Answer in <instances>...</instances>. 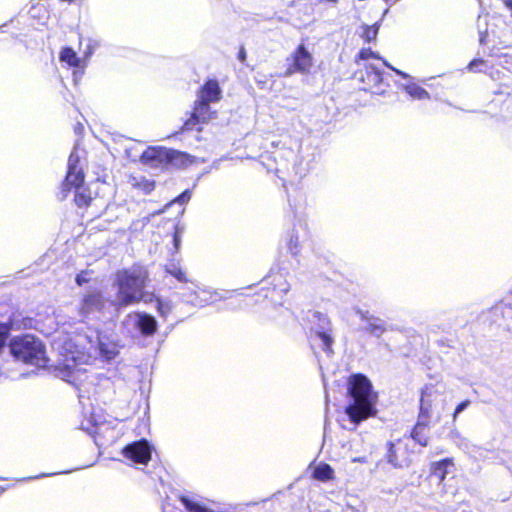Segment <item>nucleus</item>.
I'll list each match as a JSON object with an SVG mask.
<instances>
[{"instance_id": "24", "label": "nucleus", "mask_w": 512, "mask_h": 512, "mask_svg": "<svg viewBox=\"0 0 512 512\" xmlns=\"http://www.w3.org/2000/svg\"><path fill=\"white\" fill-rule=\"evenodd\" d=\"M156 309L161 317L166 318L173 310V303L168 299L156 298Z\"/></svg>"}, {"instance_id": "39", "label": "nucleus", "mask_w": 512, "mask_h": 512, "mask_svg": "<svg viewBox=\"0 0 512 512\" xmlns=\"http://www.w3.org/2000/svg\"><path fill=\"white\" fill-rule=\"evenodd\" d=\"M152 189H153V184H151V183H149V182H147V181H146V182L144 183V190H145L146 192H150Z\"/></svg>"}, {"instance_id": "30", "label": "nucleus", "mask_w": 512, "mask_h": 512, "mask_svg": "<svg viewBox=\"0 0 512 512\" xmlns=\"http://www.w3.org/2000/svg\"><path fill=\"white\" fill-rule=\"evenodd\" d=\"M359 58L364 61H369L370 59H379L378 55L371 49H362L359 52Z\"/></svg>"}, {"instance_id": "27", "label": "nucleus", "mask_w": 512, "mask_h": 512, "mask_svg": "<svg viewBox=\"0 0 512 512\" xmlns=\"http://www.w3.org/2000/svg\"><path fill=\"white\" fill-rule=\"evenodd\" d=\"M485 66V61L483 59H474L468 65V70L471 72H483L482 69Z\"/></svg>"}, {"instance_id": "10", "label": "nucleus", "mask_w": 512, "mask_h": 512, "mask_svg": "<svg viewBox=\"0 0 512 512\" xmlns=\"http://www.w3.org/2000/svg\"><path fill=\"white\" fill-rule=\"evenodd\" d=\"M152 447L146 440L128 444L122 450L124 458L134 464L146 465L151 460Z\"/></svg>"}, {"instance_id": "43", "label": "nucleus", "mask_w": 512, "mask_h": 512, "mask_svg": "<svg viewBox=\"0 0 512 512\" xmlns=\"http://www.w3.org/2000/svg\"><path fill=\"white\" fill-rule=\"evenodd\" d=\"M508 5L512 7V0L508 3Z\"/></svg>"}, {"instance_id": "23", "label": "nucleus", "mask_w": 512, "mask_h": 512, "mask_svg": "<svg viewBox=\"0 0 512 512\" xmlns=\"http://www.w3.org/2000/svg\"><path fill=\"white\" fill-rule=\"evenodd\" d=\"M404 89L413 99L422 100L429 98V93L415 83L405 85Z\"/></svg>"}, {"instance_id": "11", "label": "nucleus", "mask_w": 512, "mask_h": 512, "mask_svg": "<svg viewBox=\"0 0 512 512\" xmlns=\"http://www.w3.org/2000/svg\"><path fill=\"white\" fill-rule=\"evenodd\" d=\"M292 65L287 69L286 74L308 73L314 64L313 55L308 51L304 44L298 45L296 50L291 54Z\"/></svg>"}, {"instance_id": "8", "label": "nucleus", "mask_w": 512, "mask_h": 512, "mask_svg": "<svg viewBox=\"0 0 512 512\" xmlns=\"http://www.w3.org/2000/svg\"><path fill=\"white\" fill-rule=\"evenodd\" d=\"M124 325L128 329L138 330L144 336H152L157 330L156 319L144 312H133L126 316Z\"/></svg>"}, {"instance_id": "9", "label": "nucleus", "mask_w": 512, "mask_h": 512, "mask_svg": "<svg viewBox=\"0 0 512 512\" xmlns=\"http://www.w3.org/2000/svg\"><path fill=\"white\" fill-rule=\"evenodd\" d=\"M357 79L364 84L363 89L376 94L382 93L383 77L381 71L372 63H366L364 69L356 73Z\"/></svg>"}, {"instance_id": "32", "label": "nucleus", "mask_w": 512, "mask_h": 512, "mask_svg": "<svg viewBox=\"0 0 512 512\" xmlns=\"http://www.w3.org/2000/svg\"><path fill=\"white\" fill-rule=\"evenodd\" d=\"M182 233H183V229L179 226H176L175 234H174V246L176 249H179Z\"/></svg>"}, {"instance_id": "5", "label": "nucleus", "mask_w": 512, "mask_h": 512, "mask_svg": "<svg viewBox=\"0 0 512 512\" xmlns=\"http://www.w3.org/2000/svg\"><path fill=\"white\" fill-rule=\"evenodd\" d=\"M138 146V143H133L130 147L126 148L127 156L134 161L139 158L145 164L156 165L157 162H161L164 158L169 157L171 160L181 164H189L193 162V157L186 153L173 151L170 154L164 149L156 147H150L143 152L138 153L136 151Z\"/></svg>"}, {"instance_id": "42", "label": "nucleus", "mask_w": 512, "mask_h": 512, "mask_svg": "<svg viewBox=\"0 0 512 512\" xmlns=\"http://www.w3.org/2000/svg\"><path fill=\"white\" fill-rule=\"evenodd\" d=\"M290 250H291V252H292L293 254H296V253H297V251H296V250H294L292 246H290Z\"/></svg>"}, {"instance_id": "17", "label": "nucleus", "mask_w": 512, "mask_h": 512, "mask_svg": "<svg viewBox=\"0 0 512 512\" xmlns=\"http://www.w3.org/2000/svg\"><path fill=\"white\" fill-rule=\"evenodd\" d=\"M432 474L439 479V483H442L445 478L453 474L455 466L451 458H447L438 462H434L431 466Z\"/></svg>"}, {"instance_id": "18", "label": "nucleus", "mask_w": 512, "mask_h": 512, "mask_svg": "<svg viewBox=\"0 0 512 512\" xmlns=\"http://www.w3.org/2000/svg\"><path fill=\"white\" fill-rule=\"evenodd\" d=\"M310 468L312 471V477L315 480L321 481V482H328L335 479V473L333 468L324 462H320L314 465H310Z\"/></svg>"}, {"instance_id": "38", "label": "nucleus", "mask_w": 512, "mask_h": 512, "mask_svg": "<svg viewBox=\"0 0 512 512\" xmlns=\"http://www.w3.org/2000/svg\"><path fill=\"white\" fill-rule=\"evenodd\" d=\"M6 341V334L2 331H0V348L4 345Z\"/></svg>"}, {"instance_id": "1", "label": "nucleus", "mask_w": 512, "mask_h": 512, "mask_svg": "<svg viewBox=\"0 0 512 512\" xmlns=\"http://www.w3.org/2000/svg\"><path fill=\"white\" fill-rule=\"evenodd\" d=\"M64 323L60 329H47L48 335L55 334L53 348L59 354L57 370L58 376L64 381L78 385L85 376L83 365L88 364L97 355L106 360L114 359L119 353V347L112 338V334L99 333L96 341L86 334H73L64 336Z\"/></svg>"}, {"instance_id": "29", "label": "nucleus", "mask_w": 512, "mask_h": 512, "mask_svg": "<svg viewBox=\"0 0 512 512\" xmlns=\"http://www.w3.org/2000/svg\"><path fill=\"white\" fill-rule=\"evenodd\" d=\"M99 46L98 41L89 39L88 43L86 45V49L84 51L85 54V61L90 58V56L93 54L94 50Z\"/></svg>"}, {"instance_id": "4", "label": "nucleus", "mask_w": 512, "mask_h": 512, "mask_svg": "<svg viewBox=\"0 0 512 512\" xmlns=\"http://www.w3.org/2000/svg\"><path fill=\"white\" fill-rule=\"evenodd\" d=\"M10 349L11 353L24 363L39 368H44L49 363L45 345L30 334L13 339Z\"/></svg>"}, {"instance_id": "36", "label": "nucleus", "mask_w": 512, "mask_h": 512, "mask_svg": "<svg viewBox=\"0 0 512 512\" xmlns=\"http://www.w3.org/2000/svg\"><path fill=\"white\" fill-rule=\"evenodd\" d=\"M384 65L388 68H390L391 70H393L396 74L400 75L401 77H403L404 79H409L410 76L408 74H406L405 72L403 71H400L394 67H392L389 63H387L386 61H383Z\"/></svg>"}, {"instance_id": "25", "label": "nucleus", "mask_w": 512, "mask_h": 512, "mask_svg": "<svg viewBox=\"0 0 512 512\" xmlns=\"http://www.w3.org/2000/svg\"><path fill=\"white\" fill-rule=\"evenodd\" d=\"M362 37L366 42H371L376 39L378 30H379V24L375 23L374 25L367 26L364 25L362 27Z\"/></svg>"}, {"instance_id": "26", "label": "nucleus", "mask_w": 512, "mask_h": 512, "mask_svg": "<svg viewBox=\"0 0 512 512\" xmlns=\"http://www.w3.org/2000/svg\"><path fill=\"white\" fill-rule=\"evenodd\" d=\"M450 438L461 449H467L469 446V440L464 437L458 430H452L450 432Z\"/></svg>"}, {"instance_id": "37", "label": "nucleus", "mask_w": 512, "mask_h": 512, "mask_svg": "<svg viewBox=\"0 0 512 512\" xmlns=\"http://www.w3.org/2000/svg\"><path fill=\"white\" fill-rule=\"evenodd\" d=\"M343 512H364L362 509L354 507L352 505H346Z\"/></svg>"}, {"instance_id": "16", "label": "nucleus", "mask_w": 512, "mask_h": 512, "mask_svg": "<svg viewBox=\"0 0 512 512\" xmlns=\"http://www.w3.org/2000/svg\"><path fill=\"white\" fill-rule=\"evenodd\" d=\"M221 98V89L215 80H209L198 94V100L204 102H217Z\"/></svg>"}, {"instance_id": "3", "label": "nucleus", "mask_w": 512, "mask_h": 512, "mask_svg": "<svg viewBox=\"0 0 512 512\" xmlns=\"http://www.w3.org/2000/svg\"><path fill=\"white\" fill-rule=\"evenodd\" d=\"M147 278V272L142 268L117 272L114 285L118 292L113 305L124 307L138 303L139 293L145 288Z\"/></svg>"}, {"instance_id": "15", "label": "nucleus", "mask_w": 512, "mask_h": 512, "mask_svg": "<svg viewBox=\"0 0 512 512\" xmlns=\"http://www.w3.org/2000/svg\"><path fill=\"white\" fill-rule=\"evenodd\" d=\"M357 314L361 320L366 322L365 330L370 334L380 337L386 331L385 323L381 319L360 310L357 311Z\"/></svg>"}, {"instance_id": "19", "label": "nucleus", "mask_w": 512, "mask_h": 512, "mask_svg": "<svg viewBox=\"0 0 512 512\" xmlns=\"http://www.w3.org/2000/svg\"><path fill=\"white\" fill-rule=\"evenodd\" d=\"M430 421L418 418V421L412 431V438L421 446H427L429 442L428 430Z\"/></svg>"}, {"instance_id": "35", "label": "nucleus", "mask_w": 512, "mask_h": 512, "mask_svg": "<svg viewBox=\"0 0 512 512\" xmlns=\"http://www.w3.org/2000/svg\"><path fill=\"white\" fill-rule=\"evenodd\" d=\"M190 197H191L190 191L186 190L175 201H177L179 203H186L189 201Z\"/></svg>"}, {"instance_id": "13", "label": "nucleus", "mask_w": 512, "mask_h": 512, "mask_svg": "<svg viewBox=\"0 0 512 512\" xmlns=\"http://www.w3.org/2000/svg\"><path fill=\"white\" fill-rule=\"evenodd\" d=\"M105 299L98 291L88 292L82 299L79 306V316L81 319L88 317L94 312L100 311L105 306Z\"/></svg>"}, {"instance_id": "21", "label": "nucleus", "mask_w": 512, "mask_h": 512, "mask_svg": "<svg viewBox=\"0 0 512 512\" xmlns=\"http://www.w3.org/2000/svg\"><path fill=\"white\" fill-rule=\"evenodd\" d=\"M60 60L63 63H66L70 67H79L83 68L86 66L85 59H81L77 56L74 50L71 48H64L60 52Z\"/></svg>"}, {"instance_id": "12", "label": "nucleus", "mask_w": 512, "mask_h": 512, "mask_svg": "<svg viewBox=\"0 0 512 512\" xmlns=\"http://www.w3.org/2000/svg\"><path fill=\"white\" fill-rule=\"evenodd\" d=\"M439 398L440 393L434 386H426L421 394L418 418L430 421Z\"/></svg>"}, {"instance_id": "40", "label": "nucleus", "mask_w": 512, "mask_h": 512, "mask_svg": "<svg viewBox=\"0 0 512 512\" xmlns=\"http://www.w3.org/2000/svg\"><path fill=\"white\" fill-rule=\"evenodd\" d=\"M352 461L353 462H365L366 460H365V458L359 457V458H354Z\"/></svg>"}, {"instance_id": "41", "label": "nucleus", "mask_w": 512, "mask_h": 512, "mask_svg": "<svg viewBox=\"0 0 512 512\" xmlns=\"http://www.w3.org/2000/svg\"><path fill=\"white\" fill-rule=\"evenodd\" d=\"M245 56H246V55H245L244 50H241V51H240V54H239V58L243 61V60L245 59Z\"/></svg>"}, {"instance_id": "28", "label": "nucleus", "mask_w": 512, "mask_h": 512, "mask_svg": "<svg viewBox=\"0 0 512 512\" xmlns=\"http://www.w3.org/2000/svg\"><path fill=\"white\" fill-rule=\"evenodd\" d=\"M138 303L140 301L144 302L145 304L152 303L153 301L156 302L157 296L154 295V293L145 292L144 289L139 293Z\"/></svg>"}, {"instance_id": "20", "label": "nucleus", "mask_w": 512, "mask_h": 512, "mask_svg": "<svg viewBox=\"0 0 512 512\" xmlns=\"http://www.w3.org/2000/svg\"><path fill=\"white\" fill-rule=\"evenodd\" d=\"M194 294L195 297L189 300L193 305L204 306L217 300V292L211 289L198 288Z\"/></svg>"}, {"instance_id": "14", "label": "nucleus", "mask_w": 512, "mask_h": 512, "mask_svg": "<svg viewBox=\"0 0 512 512\" xmlns=\"http://www.w3.org/2000/svg\"><path fill=\"white\" fill-rule=\"evenodd\" d=\"M214 117L215 112L210 109L209 103L197 100L192 116L184 123L183 128L185 130H191L196 123H207Z\"/></svg>"}, {"instance_id": "34", "label": "nucleus", "mask_w": 512, "mask_h": 512, "mask_svg": "<svg viewBox=\"0 0 512 512\" xmlns=\"http://www.w3.org/2000/svg\"><path fill=\"white\" fill-rule=\"evenodd\" d=\"M275 280H277L278 284H279V287H280V291L282 293H286L288 290H289V286L288 284L284 281L283 277L282 276H277L275 277Z\"/></svg>"}, {"instance_id": "22", "label": "nucleus", "mask_w": 512, "mask_h": 512, "mask_svg": "<svg viewBox=\"0 0 512 512\" xmlns=\"http://www.w3.org/2000/svg\"><path fill=\"white\" fill-rule=\"evenodd\" d=\"M166 274L172 276L180 283L189 282L186 271L181 267L178 261H171L164 267Z\"/></svg>"}, {"instance_id": "6", "label": "nucleus", "mask_w": 512, "mask_h": 512, "mask_svg": "<svg viewBox=\"0 0 512 512\" xmlns=\"http://www.w3.org/2000/svg\"><path fill=\"white\" fill-rule=\"evenodd\" d=\"M79 160L80 155L78 154V149L75 148L68 160V172L63 187L65 190H70L71 188L77 189L75 200L79 206H82L89 205L92 198L86 195L85 189L79 190L84 180L82 170L78 168Z\"/></svg>"}, {"instance_id": "7", "label": "nucleus", "mask_w": 512, "mask_h": 512, "mask_svg": "<svg viewBox=\"0 0 512 512\" xmlns=\"http://www.w3.org/2000/svg\"><path fill=\"white\" fill-rule=\"evenodd\" d=\"M309 321L312 324L311 329L321 341L323 349L330 351L333 344V339L329 333L331 322L328 316L321 312L314 311L310 313Z\"/></svg>"}, {"instance_id": "31", "label": "nucleus", "mask_w": 512, "mask_h": 512, "mask_svg": "<svg viewBox=\"0 0 512 512\" xmlns=\"http://www.w3.org/2000/svg\"><path fill=\"white\" fill-rule=\"evenodd\" d=\"M470 404V401L469 400H465L463 402H461L460 404L457 405V407L455 408V411L453 413V420H456L457 416L462 412L464 411Z\"/></svg>"}, {"instance_id": "33", "label": "nucleus", "mask_w": 512, "mask_h": 512, "mask_svg": "<svg viewBox=\"0 0 512 512\" xmlns=\"http://www.w3.org/2000/svg\"><path fill=\"white\" fill-rule=\"evenodd\" d=\"M503 68L506 70L512 72V56L505 55L504 60L500 63Z\"/></svg>"}, {"instance_id": "2", "label": "nucleus", "mask_w": 512, "mask_h": 512, "mask_svg": "<svg viewBox=\"0 0 512 512\" xmlns=\"http://www.w3.org/2000/svg\"><path fill=\"white\" fill-rule=\"evenodd\" d=\"M349 386L351 401L346 407V414L352 422L358 424L374 414L376 394L370 381L360 374L350 378Z\"/></svg>"}]
</instances>
